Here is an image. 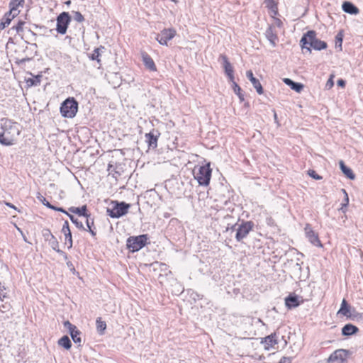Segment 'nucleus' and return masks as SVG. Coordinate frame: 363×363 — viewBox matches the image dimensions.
Returning a JSON list of instances; mask_svg holds the SVG:
<instances>
[{
	"mask_svg": "<svg viewBox=\"0 0 363 363\" xmlns=\"http://www.w3.org/2000/svg\"><path fill=\"white\" fill-rule=\"evenodd\" d=\"M0 144L4 146L13 145L17 136L20 135L21 130L16 122L9 118H1L0 121Z\"/></svg>",
	"mask_w": 363,
	"mask_h": 363,
	"instance_id": "1",
	"label": "nucleus"
},
{
	"mask_svg": "<svg viewBox=\"0 0 363 363\" xmlns=\"http://www.w3.org/2000/svg\"><path fill=\"white\" fill-rule=\"evenodd\" d=\"M74 20L77 22L82 23L84 21L83 15L79 11H74Z\"/></svg>",
	"mask_w": 363,
	"mask_h": 363,
	"instance_id": "40",
	"label": "nucleus"
},
{
	"mask_svg": "<svg viewBox=\"0 0 363 363\" xmlns=\"http://www.w3.org/2000/svg\"><path fill=\"white\" fill-rule=\"evenodd\" d=\"M104 46H100L99 48H96L94 50L93 52L91 54L89 55V58L91 60H96L97 61L98 64L101 65V52L104 50Z\"/></svg>",
	"mask_w": 363,
	"mask_h": 363,
	"instance_id": "26",
	"label": "nucleus"
},
{
	"mask_svg": "<svg viewBox=\"0 0 363 363\" xmlns=\"http://www.w3.org/2000/svg\"><path fill=\"white\" fill-rule=\"evenodd\" d=\"M176 35V30L173 28L164 29L157 35L156 40L162 45H167V42L171 40Z\"/></svg>",
	"mask_w": 363,
	"mask_h": 363,
	"instance_id": "10",
	"label": "nucleus"
},
{
	"mask_svg": "<svg viewBox=\"0 0 363 363\" xmlns=\"http://www.w3.org/2000/svg\"><path fill=\"white\" fill-rule=\"evenodd\" d=\"M339 165L342 172L345 175V177L351 180H354L355 179V174L352 169L348 167L342 160L339 162Z\"/></svg>",
	"mask_w": 363,
	"mask_h": 363,
	"instance_id": "24",
	"label": "nucleus"
},
{
	"mask_svg": "<svg viewBox=\"0 0 363 363\" xmlns=\"http://www.w3.org/2000/svg\"><path fill=\"white\" fill-rule=\"evenodd\" d=\"M45 206H47L48 208H49L50 209H52V210H55V211H60V212H62L63 213H65L66 215H67V213H68L63 208L54 206L53 205H52L49 202H46Z\"/></svg>",
	"mask_w": 363,
	"mask_h": 363,
	"instance_id": "38",
	"label": "nucleus"
},
{
	"mask_svg": "<svg viewBox=\"0 0 363 363\" xmlns=\"http://www.w3.org/2000/svg\"><path fill=\"white\" fill-rule=\"evenodd\" d=\"M272 221H273V220H272V218H267V223H268V224H270V225H271V224L272 223Z\"/></svg>",
	"mask_w": 363,
	"mask_h": 363,
	"instance_id": "59",
	"label": "nucleus"
},
{
	"mask_svg": "<svg viewBox=\"0 0 363 363\" xmlns=\"http://www.w3.org/2000/svg\"><path fill=\"white\" fill-rule=\"evenodd\" d=\"M358 331L359 328L357 326L351 323H347L342 328V335L344 336H350L356 334Z\"/></svg>",
	"mask_w": 363,
	"mask_h": 363,
	"instance_id": "22",
	"label": "nucleus"
},
{
	"mask_svg": "<svg viewBox=\"0 0 363 363\" xmlns=\"http://www.w3.org/2000/svg\"><path fill=\"white\" fill-rule=\"evenodd\" d=\"M284 82L286 84H287L288 86H290V84L294 82L292 79H289V78H285L284 79Z\"/></svg>",
	"mask_w": 363,
	"mask_h": 363,
	"instance_id": "52",
	"label": "nucleus"
},
{
	"mask_svg": "<svg viewBox=\"0 0 363 363\" xmlns=\"http://www.w3.org/2000/svg\"><path fill=\"white\" fill-rule=\"evenodd\" d=\"M96 324L97 332L100 335L104 334L106 328V323L101 320V318L99 317L96 318Z\"/></svg>",
	"mask_w": 363,
	"mask_h": 363,
	"instance_id": "30",
	"label": "nucleus"
},
{
	"mask_svg": "<svg viewBox=\"0 0 363 363\" xmlns=\"http://www.w3.org/2000/svg\"><path fill=\"white\" fill-rule=\"evenodd\" d=\"M28 32H30L34 36L36 35V34L34 32H33L30 29H28Z\"/></svg>",
	"mask_w": 363,
	"mask_h": 363,
	"instance_id": "61",
	"label": "nucleus"
},
{
	"mask_svg": "<svg viewBox=\"0 0 363 363\" xmlns=\"http://www.w3.org/2000/svg\"><path fill=\"white\" fill-rule=\"evenodd\" d=\"M35 48H37V45L35 43H33V45Z\"/></svg>",
	"mask_w": 363,
	"mask_h": 363,
	"instance_id": "64",
	"label": "nucleus"
},
{
	"mask_svg": "<svg viewBox=\"0 0 363 363\" xmlns=\"http://www.w3.org/2000/svg\"><path fill=\"white\" fill-rule=\"evenodd\" d=\"M48 242L52 250L56 251L57 253H62V250L59 249V242L55 236L49 239Z\"/></svg>",
	"mask_w": 363,
	"mask_h": 363,
	"instance_id": "31",
	"label": "nucleus"
},
{
	"mask_svg": "<svg viewBox=\"0 0 363 363\" xmlns=\"http://www.w3.org/2000/svg\"><path fill=\"white\" fill-rule=\"evenodd\" d=\"M148 240L147 234L130 236L126 240V247L130 252H138L148 243Z\"/></svg>",
	"mask_w": 363,
	"mask_h": 363,
	"instance_id": "5",
	"label": "nucleus"
},
{
	"mask_svg": "<svg viewBox=\"0 0 363 363\" xmlns=\"http://www.w3.org/2000/svg\"><path fill=\"white\" fill-rule=\"evenodd\" d=\"M154 264H159V263H158V262H156L152 264V265H154Z\"/></svg>",
	"mask_w": 363,
	"mask_h": 363,
	"instance_id": "63",
	"label": "nucleus"
},
{
	"mask_svg": "<svg viewBox=\"0 0 363 363\" xmlns=\"http://www.w3.org/2000/svg\"><path fill=\"white\" fill-rule=\"evenodd\" d=\"M193 173L194 179L197 180L200 186H207L209 185L212 174L210 163L199 167L197 171L195 167Z\"/></svg>",
	"mask_w": 363,
	"mask_h": 363,
	"instance_id": "4",
	"label": "nucleus"
},
{
	"mask_svg": "<svg viewBox=\"0 0 363 363\" xmlns=\"http://www.w3.org/2000/svg\"><path fill=\"white\" fill-rule=\"evenodd\" d=\"M130 207V205L124 201H113L106 209L107 215L112 218H119L128 213Z\"/></svg>",
	"mask_w": 363,
	"mask_h": 363,
	"instance_id": "3",
	"label": "nucleus"
},
{
	"mask_svg": "<svg viewBox=\"0 0 363 363\" xmlns=\"http://www.w3.org/2000/svg\"><path fill=\"white\" fill-rule=\"evenodd\" d=\"M6 288L4 285H2L0 281V299L3 300V298L6 297V293L5 292Z\"/></svg>",
	"mask_w": 363,
	"mask_h": 363,
	"instance_id": "46",
	"label": "nucleus"
},
{
	"mask_svg": "<svg viewBox=\"0 0 363 363\" xmlns=\"http://www.w3.org/2000/svg\"><path fill=\"white\" fill-rule=\"evenodd\" d=\"M89 231L91 234L92 236H95L96 235V232L94 231L93 228H91V230H89Z\"/></svg>",
	"mask_w": 363,
	"mask_h": 363,
	"instance_id": "55",
	"label": "nucleus"
},
{
	"mask_svg": "<svg viewBox=\"0 0 363 363\" xmlns=\"http://www.w3.org/2000/svg\"><path fill=\"white\" fill-rule=\"evenodd\" d=\"M246 77L251 82L257 92L259 94H263V88L262 84H260L259 81L254 77L253 73L251 70L247 71Z\"/></svg>",
	"mask_w": 363,
	"mask_h": 363,
	"instance_id": "15",
	"label": "nucleus"
},
{
	"mask_svg": "<svg viewBox=\"0 0 363 363\" xmlns=\"http://www.w3.org/2000/svg\"><path fill=\"white\" fill-rule=\"evenodd\" d=\"M56 30L57 33L64 35L67 33L71 22V16L68 12L63 11L57 17Z\"/></svg>",
	"mask_w": 363,
	"mask_h": 363,
	"instance_id": "8",
	"label": "nucleus"
},
{
	"mask_svg": "<svg viewBox=\"0 0 363 363\" xmlns=\"http://www.w3.org/2000/svg\"><path fill=\"white\" fill-rule=\"evenodd\" d=\"M11 6V9L6 13L8 15H9V16H11V18H12V19H13L15 16H16L18 14L19 11L16 8L17 6Z\"/></svg>",
	"mask_w": 363,
	"mask_h": 363,
	"instance_id": "39",
	"label": "nucleus"
},
{
	"mask_svg": "<svg viewBox=\"0 0 363 363\" xmlns=\"http://www.w3.org/2000/svg\"><path fill=\"white\" fill-rule=\"evenodd\" d=\"M67 265L68 267V268L69 269V270L73 273V274H75L76 271H75V269H74V267L72 264V262L70 261H67Z\"/></svg>",
	"mask_w": 363,
	"mask_h": 363,
	"instance_id": "49",
	"label": "nucleus"
},
{
	"mask_svg": "<svg viewBox=\"0 0 363 363\" xmlns=\"http://www.w3.org/2000/svg\"><path fill=\"white\" fill-rule=\"evenodd\" d=\"M78 111V102L74 98L69 97L65 100L60 106V113L65 118H74Z\"/></svg>",
	"mask_w": 363,
	"mask_h": 363,
	"instance_id": "6",
	"label": "nucleus"
},
{
	"mask_svg": "<svg viewBox=\"0 0 363 363\" xmlns=\"http://www.w3.org/2000/svg\"><path fill=\"white\" fill-rule=\"evenodd\" d=\"M290 88L292 89V90H294L296 91V92H301L303 89V85L301 84V83H299V82H293L291 84H290Z\"/></svg>",
	"mask_w": 363,
	"mask_h": 363,
	"instance_id": "36",
	"label": "nucleus"
},
{
	"mask_svg": "<svg viewBox=\"0 0 363 363\" xmlns=\"http://www.w3.org/2000/svg\"><path fill=\"white\" fill-rule=\"evenodd\" d=\"M337 313L346 316L347 318L351 320H354L358 315H359L354 308H352L350 305L345 299L342 300L340 308L339 309Z\"/></svg>",
	"mask_w": 363,
	"mask_h": 363,
	"instance_id": "9",
	"label": "nucleus"
},
{
	"mask_svg": "<svg viewBox=\"0 0 363 363\" xmlns=\"http://www.w3.org/2000/svg\"><path fill=\"white\" fill-rule=\"evenodd\" d=\"M23 2H24L23 0H13V1H11L10 6H18Z\"/></svg>",
	"mask_w": 363,
	"mask_h": 363,
	"instance_id": "47",
	"label": "nucleus"
},
{
	"mask_svg": "<svg viewBox=\"0 0 363 363\" xmlns=\"http://www.w3.org/2000/svg\"><path fill=\"white\" fill-rule=\"evenodd\" d=\"M58 345L66 350H69L72 347L71 340L67 335H64L58 340Z\"/></svg>",
	"mask_w": 363,
	"mask_h": 363,
	"instance_id": "28",
	"label": "nucleus"
},
{
	"mask_svg": "<svg viewBox=\"0 0 363 363\" xmlns=\"http://www.w3.org/2000/svg\"><path fill=\"white\" fill-rule=\"evenodd\" d=\"M341 191H342V194H344V195L346 196V194H347L346 190L344 189H342Z\"/></svg>",
	"mask_w": 363,
	"mask_h": 363,
	"instance_id": "60",
	"label": "nucleus"
},
{
	"mask_svg": "<svg viewBox=\"0 0 363 363\" xmlns=\"http://www.w3.org/2000/svg\"><path fill=\"white\" fill-rule=\"evenodd\" d=\"M62 232L64 233L65 240L68 241L69 245L68 249H70L72 247V233L69 229V223L67 220H65L64 223V225L62 228Z\"/></svg>",
	"mask_w": 363,
	"mask_h": 363,
	"instance_id": "20",
	"label": "nucleus"
},
{
	"mask_svg": "<svg viewBox=\"0 0 363 363\" xmlns=\"http://www.w3.org/2000/svg\"><path fill=\"white\" fill-rule=\"evenodd\" d=\"M265 36L267 38V40L269 41L270 44L272 45V47H275L277 43L276 41L278 39L277 33L274 32V28L272 26H269L266 31H265Z\"/></svg>",
	"mask_w": 363,
	"mask_h": 363,
	"instance_id": "18",
	"label": "nucleus"
},
{
	"mask_svg": "<svg viewBox=\"0 0 363 363\" xmlns=\"http://www.w3.org/2000/svg\"><path fill=\"white\" fill-rule=\"evenodd\" d=\"M306 236L308 241L314 246L322 247L323 245L316 233L311 228L310 224H306L304 228Z\"/></svg>",
	"mask_w": 363,
	"mask_h": 363,
	"instance_id": "11",
	"label": "nucleus"
},
{
	"mask_svg": "<svg viewBox=\"0 0 363 363\" xmlns=\"http://www.w3.org/2000/svg\"><path fill=\"white\" fill-rule=\"evenodd\" d=\"M232 87L235 94L239 97L240 100L241 101H244V95L242 93L240 86L237 83H234V85L232 86Z\"/></svg>",
	"mask_w": 363,
	"mask_h": 363,
	"instance_id": "34",
	"label": "nucleus"
},
{
	"mask_svg": "<svg viewBox=\"0 0 363 363\" xmlns=\"http://www.w3.org/2000/svg\"><path fill=\"white\" fill-rule=\"evenodd\" d=\"M308 175L315 180L322 179V177L316 173L315 170L309 169L308 172Z\"/></svg>",
	"mask_w": 363,
	"mask_h": 363,
	"instance_id": "41",
	"label": "nucleus"
},
{
	"mask_svg": "<svg viewBox=\"0 0 363 363\" xmlns=\"http://www.w3.org/2000/svg\"><path fill=\"white\" fill-rule=\"evenodd\" d=\"M30 60V58H28V57L23 58V59H21V63H24V62H27V61H29Z\"/></svg>",
	"mask_w": 363,
	"mask_h": 363,
	"instance_id": "56",
	"label": "nucleus"
},
{
	"mask_svg": "<svg viewBox=\"0 0 363 363\" xmlns=\"http://www.w3.org/2000/svg\"><path fill=\"white\" fill-rule=\"evenodd\" d=\"M86 224L88 228V230H91V228L94 227V218H91L90 214L87 217H86Z\"/></svg>",
	"mask_w": 363,
	"mask_h": 363,
	"instance_id": "42",
	"label": "nucleus"
},
{
	"mask_svg": "<svg viewBox=\"0 0 363 363\" xmlns=\"http://www.w3.org/2000/svg\"><path fill=\"white\" fill-rule=\"evenodd\" d=\"M285 304L289 309H291L298 307L301 302L296 295L291 294L285 298Z\"/></svg>",
	"mask_w": 363,
	"mask_h": 363,
	"instance_id": "17",
	"label": "nucleus"
},
{
	"mask_svg": "<svg viewBox=\"0 0 363 363\" xmlns=\"http://www.w3.org/2000/svg\"><path fill=\"white\" fill-rule=\"evenodd\" d=\"M349 204V196H348V194H346V196H345L344 197V199L342 201V207H341V210L345 212V208H347V206H348Z\"/></svg>",
	"mask_w": 363,
	"mask_h": 363,
	"instance_id": "45",
	"label": "nucleus"
},
{
	"mask_svg": "<svg viewBox=\"0 0 363 363\" xmlns=\"http://www.w3.org/2000/svg\"><path fill=\"white\" fill-rule=\"evenodd\" d=\"M343 40V34L342 31H340L335 36V48H338L340 50H342V43Z\"/></svg>",
	"mask_w": 363,
	"mask_h": 363,
	"instance_id": "35",
	"label": "nucleus"
},
{
	"mask_svg": "<svg viewBox=\"0 0 363 363\" xmlns=\"http://www.w3.org/2000/svg\"><path fill=\"white\" fill-rule=\"evenodd\" d=\"M40 201L43 203V205L45 206L46 204V202H48L43 196H38V197Z\"/></svg>",
	"mask_w": 363,
	"mask_h": 363,
	"instance_id": "53",
	"label": "nucleus"
},
{
	"mask_svg": "<svg viewBox=\"0 0 363 363\" xmlns=\"http://www.w3.org/2000/svg\"><path fill=\"white\" fill-rule=\"evenodd\" d=\"M300 45L303 50L306 49L309 52H311V48L315 50H322L328 47L325 41L317 38L316 32L312 30L307 31L303 35L300 40Z\"/></svg>",
	"mask_w": 363,
	"mask_h": 363,
	"instance_id": "2",
	"label": "nucleus"
},
{
	"mask_svg": "<svg viewBox=\"0 0 363 363\" xmlns=\"http://www.w3.org/2000/svg\"><path fill=\"white\" fill-rule=\"evenodd\" d=\"M227 77H228V79H229V82H230V83H232V86H233V85H234V83H236V82H235V80H234V79H235V78H234V74H233H233H230L227 75Z\"/></svg>",
	"mask_w": 363,
	"mask_h": 363,
	"instance_id": "50",
	"label": "nucleus"
},
{
	"mask_svg": "<svg viewBox=\"0 0 363 363\" xmlns=\"http://www.w3.org/2000/svg\"><path fill=\"white\" fill-rule=\"evenodd\" d=\"M291 357H283L279 363H291Z\"/></svg>",
	"mask_w": 363,
	"mask_h": 363,
	"instance_id": "48",
	"label": "nucleus"
},
{
	"mask_svg": "<svg viewBox=\"0 0 363 363\" xmlns=\"http://www.w3.org/2000/svg\"><path fill=\"white\" fill-rule=\"evenodd\" d=\"M264 4L274 14L277 13L278 7L275 0H264Z\"/></svg>",
	"mask_w": 363,
	"mask_h": 363,
	"instance_id": "29",
	"label": "nucleus"
},
{
	"mask_svg": "<svg viewBox=\"0 0 363 363\" xmlns=\"http://www.w3.org/2000/svg\"><path fill=\"white\" fill-rule=\"evenodd\" d=\"M160 135V133L157 130L153 129L150 133H146L145 135V141L147 143V146L149 149L155 150L157 147V141Z\"/></svg>",
	"mask_w": 363,
	"mask_h": 363,
	"instance_id": "13",
	"label": "nucleus"
},
{
	"mask_svg": "<svg viewBox=\"0 0 363 363\" xmlns=\"http://www.w3.org/2000/svg\"><path fill=\"white\" fill-rule=\"evenodd\" d=\"M69 211L73 213L77 214L79 216L87 217L89 214L87 213V207L86 205L82 207H70Z\"/></svg>",
	"mask_w": 363,
	"mask_h": 363,
	"instance_id": "25",
	"label": "nucleus"
},
{
	"mask_svg": "<svg viewBox=\"0 0 363 363\" xmlns=\"http://www.w3.org/2000/svg\"><path fill=\"white\" fill-rule=\"evenodd\" d=\"M26 22L23 21H19L16 26H13L11 29L16 30V33L20 34L21 32L23 31V26L25 25Z\"/></svg>",
	"mask_w": 363,
	"mask_h": 363,
	"instance_id": "37",
	"label": "nucleus"
},
{
	"mask_svg": "<svg viewBox=\"0 0 363 363\" xmlns=\"http://www.w3.org/2000/svg\"><path fill=\"white\" fill-rule=\"evenodd\" d=\"M274 118L275 122L278 123V121H277V113L275 111L274 113Z\"/></svg>",
	"mask_w": 363,
	"mask_h": 363,
	"instance_id": "58",
	"label": "nucleus"
},
{
	"mask_svg": "<svg viewBox=\"0 0 363 363\" xmlns=\"http://www.w3.org/2000/svg\"><path fill=\"white\" fill-rule=\"evenodd\" d=\"M11 21H12V18H11V16H9V15H8L6 13L0 23V30H3L6 26H8L10 24Z\"/></svg>",
	"mask_w": 363,
	"mask_h": 363,
	"instance_id": "32",
	"label": "nucleus"
},
{
	"mask_svg": "<svg viewBox=\"0 0 363 363\" xmlns=\"http://www.w3.org/2000/svg\"><path fill=\"white\" fill-rule=\"evenodd\" d=\"M342 10L347 13L356 15L359 13V9L350 1H345L342 5Z\"/></svg>",
	"mask_w": 363,
	"mask_h": 363,
	"instance_id": "21",
	"label": "nucleus"
},
{
	"mask_svg": "<svg viewBox=\"0 0 363 363\" xmlns=\"http://www.w3.org/2000/svg\"><path fill=\"white\" fill-rule=\"evenodd\" d=\"M348 352L345 350H337L328 358V363H343Z\"/></svg>",
	"mask_w": 363,
	"mask_h": 363,
	"instance_id": "14",
	"label": "nucleus"
},
{
	"mask_svg": "<svg viewBox=\"0 0 363 363\" xmlns=\"http://www.w3.org/2000/svg\"><path fill=\"white\" fill-rule=\"evenodd\" d=\"M6 205L7 206H9V207L11 208L15 209V210H16V209H17V208H16V207L14 205H13L12 203H11L6 202Z\"/></svg>",
	"mask_w": 363,
	"mask_h": 363,
	"instance_id": "54",
	"label": "nucleus"
},
{
	"mask_svg": "<svg viewBox=\"0 0 363 363\" xmlns=\"http://www.w3.org/2000/svg\"><path fill=\"white\" fill-rule=\"evenodd\" d=\"M337 85L339 86L345 87V84H346V82H345V81L344 79H340L337 80Z\"/></svg>",
	"mask_w": 363,
	"mask_h": 363,
	"instance_id": "51",
	"label": "nucleus"
},
{
	"mask_svg": "<svg viewBox=\"0 0 363 363\" xmlns=\"http://www.w3.org/2000/svg\"><path fill=\"white\" fill-rule=\"evenodd\" d=\"M60 255H62L65 259H67V255L62 251V253H59Z\"/></svg>",
	"mask_w": 363,
	"mask_h": 363,
	"instance_id": "57",
	"label": "nucleus"
},
{
	"mask_svg": "<svg viewBox=\"0 0 363 363\" xmlns=\"http://www.w3.org/2000/svg\"><path fill=\"white\" fill-rule=\"evenodd\" d=\"M143 62L147 69L150 71L155 72L157 70L156 65L152 58L147 53H142Z\"/></svg>",
	"mask_w": 363,
	"mask_h": 363,
	"instance_id": "16",
	"label": "nucleus"
},
{
	"mask_svg": "<svg viewBox=\"0 0 363 363\" xmlns=\"http://www.w3.org/2000/svg\"><path fill=\"white\" fill-rule=\"evenodd\" d=\"M255 224L252 221L242 220L240 224L236 223L232 227V229L236 231L235 239L238 242H241L245 238L249 233L253 229Z\"/></svg>",
	"mask_w": 363,
	"mask_h": 363,
	"instance_id": "7",
	"label": "nucleus"
},
{
	"mask_svg": "<svg viewBox=\"0 0 363 363\" xmlns=\"http://www.w3.org/2000/svg\"><path fill=\"white\" fill-rule=\"evenodd\" d=\"M41 75L33 76V77L26 79V83L28 86H37L40 84Z\"/></svg>",
	"mask_w": 363,
	"mask_h": 363,
	"instance_id": "27",
	"label": "nucleus"
},
{
	"mask_svg": "<svg viewBox=\"0 0 363 363\" xmlns=\"http://www.w3.org/2000/svg\"><path fill=\"white\" fill-rule=\"evenodd\" d=\"M277 335L276 333H272L267 337H265L262 340V343L265 344V349L269 350V347H272L274 345L277 344V340L276 338Z\"/></svg>",
	"mask_w": 363,
	"mask_h": 363,
	"instance_id": "23",
	"label": "nucleus"
},
{
	"mask_svg": "<svg viewBox=\"0 0 363 363\" xmlns=\"http://www.w3.org/2000/svg\"><path fill=\"white\" fill-rule=\"evenodd\" d=\"M334 75H330V78L327 81L325 84V89H330L334 86V81H333Z\"/></svg>",
	"mask_w": 363,
	"mask_h": 363,
	"instance_id": "44",
	"label": "nucleus"
},
{
	"mask_svg": "<svg viewBox=\"0 0 363 363\" xmlns=\"http://www.w3.org/2000/svg\"><path fill=\"white\" fill-rule=\"evenodd\" d=\"M65 4H71V1H70V0H69V1H67Z\"/></svg>",
	"mask_w": 363,
	"mask_h": 363,
	"instance_id": "62",
	"label": "nucleus"
},
{
	"mask_svg": "<svg viewBox=\"0 0 363 363\" xmlns=\"http://www.w3.org/2000/svg\"><path fill=\"white\" fill-rule=\"evenodd\" d=\"M219 60L222 61V66L224 69L226 75L233 74L234 72L233 67L228 60V58L225 55H220Z\"/></svg>",
	"mask_w": 363,
	"mask_h": 363,
	"instance_id": "19",
	"label": "nucleus"
},
{
	"mask_svg": "<svg viewBox=\"0 0 363 363\" xmlns=\"http://www.w3.org/2000/svg\"><path fill=\"white\" fill-rule=\"evenodd\" d=\"M71 221L76 225V227L79 229H82L85 230L83 223L81 221H79L77 218H76L74 216L67 213Z\"/></svg>",
	"mask_w": 363,
	"mask_h": 363,
	"instance_id": "33",
	"label": "nucleus"
},
{
	"mask_svg": "<svg viewBox=\"0 0 363 363\" xmlns=\"http://www.w3.org/2000/svg\"><path fill=\"white\" fill-rule=\"evenodd\" d=\"M64 326L69 330L70 336L74 342L80 345L82 342V339L80 337L82 333L74 325L72 324L69 320L64 322Z\"/></svg>",
	"mask_w": 363,
	"mask_h": 363,
	"instance_id": "12",
	"label": "nucleus"
},
{
	"mask_svg": "<svg viewBox=\"0 0 363 363\" xmlns=\"http://www.w3.org/2000/svg\"><path fill=\"white\" fill-rule=\"evenodd\" d=\"M43 236L45 240L48 241L49 239L52 238L54 235L52 234L51 231L49 229H44L43 230Z\"/></svg>",
	"mask_w": 363,
	"mask_h": 363,
	"instance_id": "43",
	"label": "nucleus"
}]
</instances>
